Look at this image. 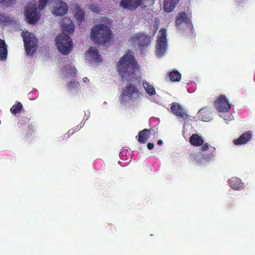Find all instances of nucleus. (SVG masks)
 <instances>
[{"label":"nucleus","mask_w":255,"mask_h":255,"mask_svg":"<svg viewBox=\"0 0 255 255\" xmlns=\"http://www.w3.org/2000/svg\"><path fill=\"white\" fill-rule=\"evenodd\" d=\"M117 67L123 81L132 77L134 72L139 68L133 55L129 53L123 55L120 59Z\"/></svg>","instance_id":"obj_1"},{"label":"nucleus","mask_w":255,"mask_h":255,"mask_svg":"<svg viewBox=\"0 0 255 255\" xmlns=\"http://www.w3.org/2000/svg\"><path fill=\"white\" fill-rule=\"evenodd\" d=\"M91 36L95 43L106 45L110 41L112 31L107 25L103 24H98L92 29Z\"/></svg>","instance_id":"obj_2"},{"label":"nucleus","mask_w":255,"mask_h":255,"mask_svg":"<svg viewBox=\"0 0 255 255\" xmlns=\"http://www.w3.org/2000/svg\"><path fill=\"white\" fill-rule=\"evenodd\" d=\"M55 40L59 50L63 54H68L72 49V40L65 32L57 35Z\"/></svg>","instance_id":"obj_3"},{"label":"nucleus","mask_w":255,"mask_h":255,"mask_svg":"<svg viewBox=\"0 0 255 255\" xmlns=\"http://www.w3.org/2000/svg\"><path fill=\"white\" fill-rule=\"evenodd\" d=\"M155 0H121L120 6L124 9L133 11L139 6L145 7L153 4Z\"/></svg>","instance_id":"obj_4"},{"label":"nucleus","mask_w":255,"mask_h":255,"mask_svg":"<svg viewBox=\"0 0 255 255\" xmlns=\"http://www.w3.org/2000/svg\"><path fill=\"white\" fill-rule=\"evenodd\" d=\"M23 38L25 52L27 54L31 55L35 51L37 39L33 34L28 32H22L21 34Z\"/></svg>","instance_id":"obj_5"},{"label":"nucleus","mask_w":255,"mask_h":255,"mask_svg":"<svg viewBox=\"0 0 255 255\" xmlns=\"http://www.w3.org/2000/svg\"><path fill=\"white\" fill-rule=\"evenodd\" d=\"M24 13L29 23L34 24L37 22L40 15L38 12L36 2L34 1L27 4L25 7Z\"/></svg>","instance_id":"obj_6"},{"label":"nucleus","mask_w":255,"mask_h":255,"mask_svg":"<svg viewBox=\"0 0 255 255\" xmlns=\"http://www.w3.org/2000/svg\"><path fill=\"white\" fill-rule=\"evenodd\" d=\"M159 34L156 40V52L158 56H161L165 53L168 45L166 29L161 28Z\"/></svg>","instance_id":"obj_7"},{"label":"nucleus","mask_w":255,"mask_h":255,"mask_svg":"<svg viewBox=\"0 0 255 255\" xmlns=\"http://www.w3.org/2000/svg\"><path fill=\"white\" fill-rule=\"evenodd\" d=\"M214 106L216 109L220 112H228L230 110L231 105L228 101L226 96L221 95L219 98L215 101Z\"/></svg>","instance_id":"obj_8"},{"label":"nucleus","mask_w":255,"mask_h":255,"mask_svg":"<svg viewBox=\"0 0 255 255\" xmlns=\"http://www.w3.org/2000/svg\"><path fill=\"white\" fill-rule=\"evenodd\" d=\"M209 152L210 153H207L205 156H204L201 153H192L190 154V157L192 160L198 163H200L202 162V158H203L204 157V160H208L211 159L212 158L216 156V148L215 147L211 146Z\"/></svg>","instance_id":"obj_9"},{"label":"nucleus","mask_w":255,"mask_h":255,"mask_svg":"<svg viewBox=\"0 0 255 255\" xmlns=\"http://www.w3.org/2000/svg\"><path fill=\"white\" fill-rule=\"evenodd\" d=\"M131 41L134 43L137 44L140 47H146L150 42V37L143 33H138L133 35Z\"/></svg>","instance_id":"obj_10"},{"label":"nucleus","mask_w":255,"mask_h":255,"mask_svg":"<svg viewBox=\"0 0 255 255\" xmlns=\"http://www.w3.org/2000/svg\"><path fill=\"white\" fill-rule=\"evenodd\" d=\"M171 105L170 109L172 113L178 118L183 120H186L188 119V115L179 104L173 102Z\"/></svg>","instance_id":"obj_11"},{"label":"nucleus","mask_w":255,"mask_h":255,"mask_svg":"<svg viewBox=\"0 0 255 255\" xmlns=\"http://www.w3.org/2000/svg\"><path fill=\"white\" fill-rule=\"evenodd\" d=\"M122 95V101L123 100L124 98L126 96L128 97L129 99L133 100L134 96H139L140 95V93L135 86L132 84H129L127 85L126 88L123 91Z\"/></svg>","instance_id":"obj_12"},{"label":"nucleus","mask_w":255,"mask_h":255,"mask_svg":"<svg viewBox=\"0 0 255 255\" xmlns=\"http://www.w3.org/2000/svg\"><path fill=\"white\" fill-rule=\"evenodd\" d=\"M31 119V116L30 114L27 112L23 110L19 116V119L17 123V126L19 128H23L25 125L28 124V127L29 128V132L33 131L32 127V124H29V121Z\"/></svg>","instance_id":"obj_13"},{"label":"nucleus","mask_w":255,"mask_h":255,"mask_svg":"<svg viewBox=\"0 0 255 255\" xmlns=\"http://www.w3.org/2000/svg\"><path fill=\"white\" fill-rule=\"evenodd\" d=\"M54 14L57 15H64L67 12L68 8L65 2L62 0H54Z\"/></svg>","instance_id":"obj_14"},{"label":"nucleus","mask_w":255,"mask_h":255,"mask_svg":"<svg viewBox=\"0 0 255 255\" xmlns=\"http://www.w3.org/2000/svg\"><path fill=\"white\" fill-rule=\"evenodd\" d=\"M252 132L250 130L246 131L242 133L238 138L233 140V143L236 145L244 144L249 142L252 138Z\"/></svg>","instance_id":"obj_15"},{"label":"nucleus","mask_w":255,"mask_h":255,"mask_svg":"<svg viewBox=\"0 0 255 255\" xmlns=\"http://www.w3.org/2000/svg\"><path fill=\"white\" fill-rule=\"evenodd\" d=\"M175 23L176 26L180 28L183 23L186 25H190L191 20L185 12L182 11L179 12L176 16Z\"/></svg>","instance_id":"obj_16"},{"label":"nucleus","mask_w":255,"mask_h":255,"mask_svg":"<svg viewBox=\"0 0 255 255\" xmlns=\"http://www.w3.org/2000/svg\"><path fill=\"white\" fill-rule=\"evenodd\" d=\"M75 16L77 20V24L80 27H83L85 25V12L83 9L78 5H77L75 7Z\"/></svg>","instance_id":"obj_17"},{"label":"nucleus","mask_w":255,"mask_h":255,"mask_svg":"<svg viewBox=\"0 0 255 255\" xmlns=\"http://www.w3.org/2000/svg\"><path fill=\"white\" fill-rule=\"evenodd\" d=\"M87 55L88 57H90L91 61L95 62H100L102 61L98 50L95 47H91L88 50Z\"/></svg>","instance_id":"obj_18"},{"label":"nucleus","mask_w":255,"mask_h":255,"mask_svg":"<svg viewBox=\"0 0 255 255\" xmlns=\"http://www.w3.org/2000/svg\"><path fill=\"white\" fill-rule=\"evenodd\" d=\"M179 0H164L163 9L164 11L169 12L172 11L176 7Z\"/></svg>","instance_id":"obj_19"},{"label":"nucleus","mask_w":255,"mask_h":255,"mask_svg":"<svg viewBox=\"0 0 255 255\" xmlns=\"http://www.w3.org/2000/svg\"><path fill=\"white\" fill-rule=\"evenodd\" d=\"M189 142L192 145L199 146L204 143V141L201 136L197 134H193L190 136Z\"/></svg>","instance_id":"obj_20"},{"label":"nucleus","mask_w":255,"mask_h":255,"mask_svg":"<svg viewBox=\"0 0 255 255\" xmlns=\"http://www.w3.org/2000/svg\"><path fill=\"white\" fill-rule=\"evenodd\" d=\"M150 129L145 128L140 131L138 133L137 140L139 143H145L148 138L150 133Z\"/></svg>","instance_id":"obj_21"},{"label":"nucleus","mask_w":255,"mask_h":255,"mask_svg":"<svg viewBox=\"0 0 255 255\" xmlns=\"http://www.w3.org/2000/svg\"><path fill=\"white\" fill-rule=\"evenodd\" d=\"M7 56V45L4 40L0 39V60L4 61Z\"/></svg>","instance_id":"obj_22"},{"label":"nucleus","mask_w":255,"mask_h":255,"mask_svg":"<svg viewBox=\"0 0 255 255\" xmlns=\"http://www.w3.org/2000/svg\"><path fill=\"white\" fill-rule=\"evenodd\" d=\"M230 186L234 190H239L242 187L241 180L237 177H233L229 180Z\"/></svg>","instance_id":"obj_23"},{"label":"nucleus","mask_w":255,"mask_h":255,"mask_svg":"<svg viewBox=\"0 0 255 255\" xmlns=\"http://www.w3.org/2000/svg\"><path fill=\"white\" fill-rule=\"evenodd\" d=\"M142 86L146 92L150 96H153L156 94V91L153 85L146 81H143Z\"/></svg>","instance_id":"obj_24"},{"label":"nucleus","mask_w":255,"mask_h":255,"mask_svg":"<svg viewBox=\"0 0 255 255\" xmlns=\"http://www.w3.org/2000/svg\"><path fill=\"white\" fill-rule=\"evenodd\" d=\"M22 104L19 102H17L11 107L10 111L13 115H16L19 113L21 114L22 111Z\"/></svg>","instance_id":"obj_25"},{"label":"nucleus","mask_w":255,"mask_h":255,"mask_svg":"<svg viewBox=\"0 0 255 255\" xmlns=\"http://www.w3.org/2000/svg\"><path fill=\"white\" fill-rule=\"evenodd\" d=\"M170 79L173 82L179 81L181 78V74L176 70H173L169 73Z\"/></svg>","instance_id":"obj_26"},{"label":"nucleus","mask_w":255,"mask_h":255,"mask_svg":"<svg viewBox=\"0 0 255 255\" xmlns=\"http://www.w3.org/2000/svg\"><path fill=\"white\" fill-rule=\"evenodd\" d=\"M62 30L64 32H68L69 33H72L74 31V24L73 22H71L69 25L65 23L62 24Z\"/></svg>","instance_id":"obj_27"},{"label":"nucleus","mask_w":255,"mask_h":255,"mask_svg":"<svg viewBox=\"0 0 255 255\" xmlns=\"http://www.w3.org/2000/svg\"><path fill=\"white\" fill-rule=\"evenodd\" d=\"M12 22L10 18L5 13H0V23L9 24Z\"/></svg>","instance_id":"obj_28"},{"label":"nucleus","mask_w":255,"mask_h":255,"mask_svg":"<svg viewBox=\"0 0 255 255\" xmlns=\"http://www.w3.org/2000/svg\"><path fill=\"white\" fill-rule=\"evenodd\" d=\"M15 0H0V6L10 7L15 3Z\"/></svg>","instance_id":"obj_29"},{"label":"nucleus","mask_w":255,"mask_h":255,"mask_svg":"<svg viewBox=\"0 0 255 255\" xmlns=\"http://www.w3.org/2000/svg\"><path fill=\"white\" fill-rule=\"evenodd\" d=\"M89 9L96 13H99L101 10V7L98 4H92L89 6Z\"/></svg>","instance_id":"obj_30"},{"label":"nucleus","mask_w":255,"mask_h":255,"mask_svg":"<svg viewBox=\"0 0 255 255\" xmlns=\"http://www.w3.org/2000/svg\"><path fill=\"white\" fill-rule=\"evenodd\" d=\"M79 85V82L76 81L75 80L71 81L68 83L67 84V88L69 90H71L72 89L77 88Z\"/></svg>","instance_id":"obj_31"},{"label":"nucleus","mask_w":255,"mask_h":255,"mask_svg":"<svg viewBox=\"0 0 255 255\" xmlns=\"http://www.w3.org/2000/svg\"><path fill=\"white\" fill-rule=\"evenodd\" d=\"M206 110H207V108L204 107V108L200 109L198 112V114H199V116L201 117L202 120H203L204 121H205L206 120L208 119V118H206V117H205V118H204V117L205 115H208L207 114H205L204 115V113L205 112V111Z\"/></svg>","instance_id":"obj_32"},{"label":"nucleus","mask_w":255,"mask_h":255,"mask_svg":"<svg viewBox=\"0 0 255 255\" xmlns=\"http://www.w3.org/2000/svg\"><path fill=\"white\" fill-rule=\"evenodd\" d=\"M49 0H39V8L43 9L47 5Z\"/></svg>","instance_id":"obj_33"},{"label":"nucleus","mask_w":255,"mask_h":255,"mask_svg":"<svg viewBox=\"0 0 255 255\" xmlns=\"http://www.w3.org/2000/svg\"><path fill=\"white\" fill-rule=\"evenodd\" d=\"M202 145L201 149L202 151H206L209 149V146L207 143H203Z\"/></svg>","instance_id":"obj_34"},{"label":"nucleus","mask_w":255,"mask_h":255,"mask_svg":"<svg viewBox=\"0 0 255 255\" xmlns=\"http://www.w3.org/2000/svg\"><path fill=\"white\" fill-rule=\"evenodd\" d=\"M147 147L148 149L151 150L154 147V144L152 143L148 142L147 144Z\"/></svg>","instance_id":"obj_35"},{"label":"nucleus","mask_w":255,"mask_h":255,"mask_svg":"<svg viewBox=\"0 0 255 255\" xmlns=\"http://www.w3.org/2000/svg\"><path fill=\"white\" fill-rule=\"evenodd\" d=\"M157 144H158V145H162V143H163V141H162V140L159 139V140H158L157 141Z\"/></svg>","instance_id":"obj_36"},{"label":"nucleus","mask_w":255,"mask_h":255,"mask_svg":"<svg viewBox=\"0 0 255 255\" xmlns=\"http://www.w3.org/2000/svg\"><path fill=\"white\" fill-rule=\"evenodd\" d=\"M72 73L73 74H76V70L75 68H73L72 69Z\"/></svg>","instance_id":"obj_37"},{"label":"nucleus","mask_w":255,"mask_h":255,"mask_svg":"<svg viewBox=\"0 0 255 255\" xmlns=\"http://www.w3.org/2000/svg\"><path fill=\"white\" fill-rule=\"evenodd\" d=\"M83 80L84 82H86L87 81H88V79L86 77L84 78Z\"/></svg>","instance_id":"obj_38"}]
</instances>
